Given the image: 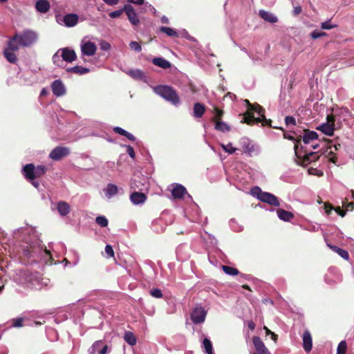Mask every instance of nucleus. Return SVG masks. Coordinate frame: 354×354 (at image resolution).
Masks as SVG:
<instances>
[{"mask_svg": "<svg viewBox=\"0 0 354 354\" xmlns=\"http://www.w3.org/2000/svg\"><path fill=\"white\" fill-rule=\"evenodd\" d=\"M154 91L158 95L174 105L176 106L180 103V97L176 91L170 86L158 85L155 87Z\"/></svg>", "mask_w": 354, "mask_h": 354, "instance_id": "1", "label": "nucleus"}, {"mask_svg": "<svg viewBox=\"0 0 354 354\" xmlns=\"http://www.w3.org/2000/svg\"><path fill=\"white\" fill-rule=\"evenodd\" d=\"M251 194L261 201L266 203L272 206L279 207L280 205V203L277 196L272 194L262 192L261 188L259 187H253L251 189Z\"/></svg>", "mask_w": 354, "mask_h": 354, "instance_id": "2", "label": "nucleus"}, {"mask_svg": "<svg viewBox=\"0 0 354 354\" xmlns=\"http://www.w3.org/2000/svg\"><path fill=\"white\" fill-rule=\"evenodd\" d=\"M43 253L45 256L49 258L50 263L52 264L53 259L49 250L45 248L42 250L39 247L33 245H27L23 247V256L28 259H35Z\"/></svg>", "mask_w": 354, "mask_h": 354, "instance_id": "3", "label": "nucleus"}, {"mask_svg": "<svg viewBox=\"0 0 354 354\" xmlns=\"http://www.w3.org/2000/svg\"><path fill=\"white\" fill-rule=\"evenodd\" d=\"M241 122L246 123L248 125H253L254 124H258L261 122L262 126H268L274 129H278L284 132L283 128L272 126V120L270 119H266L265 115H263L261 118H255L254 115H252L248 113V114L242 118Z\"/></svg>", "mask_w": 354, "mask_h": 354, "instance_id": "4", "label": "nucleus"}, {"mask_svg": "<svg viewBox=\"0 0 354 354\" xmlns=\"http://www.w3.org/2000/svg\"><path fill=\"white\" fill-rule=\"evenodd\" d=\"M18 43L23 47L30 46L33 44L37 39V35L31 30H26L18 34Z\"/></svg>", "mask_w": 354, "mask_h": 354, "instance_id": "5", "label": "nucleus"}, {"mask_svg": "<svg viewBox=\"0 0 354 354\" xmlns=\"http://www.w3.org/2000/svg\"><path fill=\"white\" fill-rule=\"evenodd\" d=\"M326 136H332L335 131V116L333 115H327V122L316 128Z\"/></svg>", "mask_w": 354, "mask_h": 354, "instance_id": "6", "label": "nucleus"}, {"mask_svg": "<svg viewBox=\"0 0 354 354\" xmlns=\"http://www.w3.org/2000/svg\"><path fill=\"white\" fill-rule=\"evenodd\" d=\"M70 153V149L66 147L58 146L54 148L49 154V158L58 161L66 157Z\"/></svg>", "mask_w": 354, "mask_h": 354, "instance_id": "7", "label": "nucleus"}, {"mask_svg": "<svg viewBox=\"0 0 354 354\" xmlns=\"http://www.w3.org/2000/svg\"><path fill=\"white\" fill-rule=\"evenodd\" d=\"M123 10H124V12L126 13L127 18L130 23L131 24V25L138 26L140 24V21L138 17V15L135 9L131 4H125L123 6Z\"/></svg>", "mask_w": 354, "mask_h": 354, "instance_id": "8", "label": "nucleus"}, {"mask_svg": "<svg viewBox=\"0 0 354 354\" xmlns=\"http://www.w3.org/2000/svg\"><path fill=\"white\" fill-rule=\"evenodd\" d=\"M206 317V312L202 307H196L191 313V319L194 324L203 323Z\"/></svg>", "mask_w": 354, "mask_h": 354, "instance_id": "9", "label": "nucleus"}, {"mask_svg": "<svg viewBox=\"0 0 354 354\" xmlns=\"http://www.w3.org/2000/svg\"><path fill=\"white\" fill-rule=\"evenodd\" d=\"M22 174L28 181H32L35 179V166L32 163H29L23 167Z\"/></svg>", "mask_w": 354, "mask_h": 354, "instance_id": "10", "label": "nucleus"}, {"mask_svg": "<svg viewBox=\"0 0 354 354\" xmlns=\"http://www.w3.org/2000/svg\"><path fill=\"white\" fill-rule=\"evenodd\" d=\"M252 342L258 354H271L259 337H254Z\"/></svg>", "mask_w": 354, "mask_h": 354, "instance_id": "11", "label": "nucleus"}, {"mask_svg": "<svg viewBox=\"0 0 354 354\" xmlns=\"http://www.w3.org/2000/svg\"><path fill=\"white\" fill-rule=\"evenodd\" d=\"M53 94L57 97L63 95L66 91L62 82L59 80H55L51 84Z\"/></svg>", "mask_w": 354, "mask_h": 354, "instance_id": "12", "label": "nucleus"}, {"mask_svg": "<svg viewBox=\"0 0 354 354\" xmlns=\"http://www.w3.org/2000/svg\"><path fill=\"white\" fill-rule=\"evenodd\" d=\"M186 188L180 184H174L171 190V195L174 198L180 199L187 194Z\"/></svg>", "mask_w": 354, "mask_h": 354, "instance_id": "13", "label": "nucleus"}, {"mask_svg": "<svg viewBox=\"0 0 354 354\" xmlns=\"http://www.w3.org/2000/svg\"><path fill=\"white\" fill-rule=\"evenodd\" d=\"M96 50V45L91 41H87L82 44L81 46V50L82 54L87 56H92L95 55Z\"/></svg>", "mask_w": 354, "mask_h": 354, "instance_id": "14", "label": "nucleus"}, {"mask_svg": "<svg viewBox=\"0 0 354 354\" xmlns=\"http://www.w3.org/2000/svg\"><path fill=\"white\" fill-rule=\"evenodd\" d=\"M62 50V58L63 60L67 62H72L77 58L76 53L73 50H71L68 48L61 49Z\"/></svg>", "mask_w": 354, "mask_h": 354, "instance_id": "15", "label": "nucleus"}, {"mask_svg": "<svg viewBox=\"0 0 354 354\" xmlns=\"http://www.w3.org/2000/svg\"><path fill=\"white\" fill-rule=\"evenodd\" d=\"M147 198L145 194L139 192H134L130 195V200L135 205L144 203Z\"/></svg>", "mask_w": 354, "mask_h": 354, "instance_id": "16", "label": "nucleus"}, {"mask_svg": "<svg viewBox=\"0 0 354 354\" xmlns=\"http://www.w3.org/2000/svg\"><path fill=\"white\" fill-rule=\"evenodd\" d=\"M303 347L306 352L308 353L312 350L313 342L310 333L306 330L303 334Z\"/></svg>", "mask_w": 354, "mask_h": 354, "instance_id": "17", "label": "nucleus"}, {"mask_svg": "<svg viewBox=\"0 0 354 354\" xmlns=\"http://www.w3.org/2000/svg\"><path fill=\"white\" fill-rule=\"evenodd\" d=\"M79 20V17L76 14H67L64 17L63 21L66 26L73 27Z\"/></svg>", "mask_w": 354, "mask_h": 354, "instance_id": "18", "label": "nucleus"}, {"mask_svg": "<svg viewBox=\"0 0 354 354\" xmlns=\"http://www.w3.org/2000/svg\"><path fill=\"white\" fill-rule=\"evenodd\" d=\"M253 112H256L259 117L261 118L263 115H265V109L259 104H253L249 105V110L246 111V113L243 115V117L249 113L250 115H253Z\"/></svg>", "mask_w": 354, "mask_h": 354, "instance_id": "19", "label": "nucleus"}, {"mask_svg": "<svg viewBox=\"0 0 354 354\" xmlns=\"http://www.w3.org/2000/svg\"><path fill=\"white\" fill-rule=\"evenodd\" d=\"M50 8V3L47 0H38L35 3L36 10L41 13L47 12Z\"/></svg>", "mask_w": 354, "mask_h": 354, "instance_id": "20", "label": "nucleus"}, {"mask_svg": "<svg viewBox=\"0 0 354 354\" xmlns=\"http://www.w3.org/2000/svg\"><path fill=\"white\" fill-rule=\"evenodd\" d=\"M259 15L263 20L272 24H274L278 21V18L272 13L263 10H261Z\"/></svg>", "mask_w": 354, "mask_h": 354, "instance_id": "21", "label": "nucleus"}, {"mask_svg": "<svg viewBox=\"0 0 354 354\" xmlns=\"http://www.w3.org/2000/svg\"><path fill=\"white\" fill-rule=\"evenodd\" d=\"M320 158V155L317 153V152H309L308 153H306L302 158V162L304 165L310 164L312 162H315L318 160Z\"/></svg>", "mask_w": 354, "mask_h": 354, "instance_id": "22", "label": "nucleus"}, {"mask_svg": "<svg viewBox=\"0 0 354 354\" xmlns=\"http://www.w3.org/2000/svg\"><path fill=\"white\" fill-rule=\"evenodd\" d=\"M304 132L302 140L305 144H308L310 140H317L318 138V134L314 131L304 129Z\"/></svg>", "mask_w": 354, "mask_h": 354, "instance_id": "23", "label": "nucleus"}, {"mask_svg": "<svg viewBox=\"0 0 354 354\" xmlns=\"http://www.w3.org/2000/svg\"><path fill=\"white\" fill-rule=\"evenodd\" d=\"M205 106L200 102H196L194 104V117L196 118H201L205 112Z\"/></svg>", "mask_w": 354, "mask_h": 354, "instance_id": "24", "label": "nucleus"}, {"mask_svg": "<svg viewBox=\"0 0 354 354\" xmlns=\"http://www.w3.org/2000/svg\"><path fill=\"white\" fill-rule=\"evenodd\" d=\"M18 34H15L8 41V47L4 50H8L12 52L17 51L19 46H20L18 43Z\"/></svg>", "mask_w": 354, "mask_h": 354, "instance_id": "25", "label": "nucleus"}, {"mask_svg": "<svg viewBox=\"0 0 354 354\" xmlns=\"http://www.w3.org/2000/svg\"><path fill=\"white\" fill-rule=\"evenodd\" d=\"M152 63L163 69H167L171 67V63L162 57L153 58Z\"/></svg>", "mask_w": 354, "mask_h": 354, "instance_id": "26", "label": "nucleus"}, {"mask_svg": "<svg viewBox=\"0 0 354 354\" xmlns=\"http://www.w3.org/2000/svg\"><path fill=\"white\" fill-rule=\"evenodd\" d=\"M277 212L279 218L284 221H290L294 218V214L292 212L283 209H278Z\"/></svg>", "mask_w": 354, "mask_h": 354, "instance_id": "27", "label": "nucleus"}, {"mask_svg": "<svg viewBox=\"0 0 354 354\" xmlns=\"http://www.w3.org/2000/svg\"><path fill=\"white\" fill-rule=\"evenodd\" d=\"M104 194L109 198L116 195L118 192V187L112 183H109L106 187L104 189Z\"/></svg>", "mask_w": 354, "mask_h": 354, "instance_id": "28", "label": "nucleus"}, {"mask_svg": "<svg viewBox=\"0 0 354 354\" xmlns=\"http://www.w3.org/2000/svg\"><path fill=\"white\" fill-rule=\"evenodd\" d=\"M57 208L62 216H66L70 212V205L65 201L59 202Z\"/></svg>", "mask_w": 354, "mask_h": 354, "instance_id": "29", "label": "nucleus"}, {"mask_svg": "<svg viewBox=\"0 0 354 354\" xmlns=\"http://www.w3.org/2000/svg\"><path fill=\"white\" fill-rule=\"evenodd\" d=\"M66 71L68 73H75L78 75H83L88 73L90 70L88 68L83 67L81 66H75L73 67L66 68Z\"/></svg>", "mask_w": 354, "mask_h": 354, "instance_id": "30", "label": "nucleus"}, {"mask_svg": "<svg viewBox=\"0 0 354 354\" xmlns=\"http://www.w3.org/2000/svg\"><path fill=\"white\" fill-rule=\"evenodd\" d=\"M126 73L136 80H141L145 77L144 73L140 69L129 70Z\"/></svg>", "mask_w": 354, "mask_h": 354, "instance_id": "31", "label": "nucleus"}, {"mask_svg": "<svg viewBox=\"0 0 354 354\" xmlns=\"http://www.w3.org/2000/svg\"><path fill=\"white\" fill-rule=\"evenodd\" d=\"M113 131L116 133H118L120 135L125 136L131 141L136 140V137L133 134L130 133L129 132L127 131L126 130L123 129L121 127H114Z\"/></svg>", "mask_w": 354, "mask_h": 354, "instance_id": "32", "label": "nucleus"}, {"mask_svg": "<svg viewBox=\"0 0 354 354\" xmlns=\"http://www.w3.org/2000/svg\"><path fill=\"white\" fill-rule=\"evenodd\" d=\"M215 124V129L221 131V132H228L230 131L231 128L230 127L226 124L225 122H223L222 120H218Z\"/></svg>", "mask_w": 354, "mask_h": 354, "instance_id": "33", "label": "nucleus"}, {"mask_svg": "<svg viewBox=\"0 0 354 354\" xmlns=\"http://www.w3.org/2000/svg\"><path fill=\"white\" fill-rule=\"evenodd\" d=\"M124 339L125 342L131 346H134L136 344V337L131 331L125 332Z\"/></svg>", "mask_w": 354, "mask_h": 354, "instance_id": "34", "label": "nucleus"}, {"mask_svg": "<svg viewBox=\"0 0 354 354\" xmlns=\"http://www.w3.org/2000/svg\"><path fill=\"white\" fill-rule=\"evenodd\" d=\"M3 55L7 59V61L11 64H16L17 62V55L15 54L14 52L8 50H3Z\"/></svg>", "mask_w": 354, "mask_h": 354, "instance_id": "35", "label": "nucleus"}, {"mask_svg": "<svg viewBox=\"0 0 354 354\" xmlns=\"http://www.w3.org/2000/svg\"><path fill=\"white\" fill-rule=\"evenodd\" d=\"M160 31L165 33L167 35L172 37H178L179 35L178 32L169 27L161 26L160 28Z\"/></svg>", "mask_w": 354, "mask_h": 354, "instance_id": "36", "label": "nucleus"}, {"mask_svg": "<svg viewBox=\"0 0 354 354\" xmlns=\"http://www.w3.org/2000/svg\"><path fill=\"white\" fill-rule=\"evenodd\" d=\"M330 248L335 252H336L341 257H342L344 259H348L349 258V254L348 252L342 248H339L337 246H330Z\"/></svg>", "mask_w": 354, "mask_h": 354, "instance_id": "37", "label": "nucleus"}, {"mask_svg": "<svg viewBox=\"0 0 354 354\" xmlns=\"http://www.w3.org/2000/svg\"><path fill=\"white\" fill-rule=\"evenodd\" d=\"M222 270L225 274L228 275L234 276L239 273L238 269L228 266H222Z\"/></svg>", "mask_w": 354, "mask_h": 354, "instance_id": "38", "label": "nucleus"}, {"mask_svg": "<svg viewBox=\"0 0 354 354\" xmlns=\"http://www.w3.org/2000/svg\"><path fill=\"white\" fill-rule=\"evenodd\" d=\"M47 171L46 167L44 165H38L35 167V178H41L43 176Z\"/></svg>", "mask_w": 354, "mask_h": 354, "instance_id": "39", "label": "nucleus"}, {"mask_svg": "<svg viewBox=\"0 0 354 354\" xmlns=\"http://www.w3.org/2000/svg\"><path fill=\"white\" fill-rule=\"evenodd\" d=\"M347 351V343L345 340L341 341L337 348V354H346Z\"/></svg>", "mask_w": 354, "mask_h": 354, "instance_id": "40", "label": "nucleus"}, {"mask_svg": "<svg viewBox=\"0 0 354 354\" xmlns=\"http://www.w3.org/2000/svg\"><path fill=\"white\" fill-rule=\"evenodd\" d=\"M203 346H204V348L207 354H212V353H213L212 344L211 341L209 339H207V338L204 339Z\"/></svg>", "mask_w": 354, "mask_h": 354, "instance_id": "41", "label": "nucleus"}, {"mask_svg": "<svg viewBox=\"0 0 354 354\" xmlns=\"http://www.w3.org/2000/svg\"><path fill=\"white\" fill-rule=\"evenodd\" d=\"M214 113H215V115H214V117L212 118V121L213 122H216L218 120H221L222 117L224 113L223 111L221 109H219L217 107H214Z\"/></svg>", "mask_w": 354, "mask_h": 354, "instance_id": "42", "label": "nucleus"}, {"mask_svg": "<svg viewBox=\"0 0 354 354\" xmlns=\"http://www.w3.org/2000/svg\"><path fill=\"white\" fill-rule=\"evenodd\" d=\"M95 222L101 227H106L108 225V219L104 216H99L95 218Z\"/></svg>", "mask_w": 354, "mask_h": 354, "instance_id": "43", "label": "nucleus"}, {"mask_svg": "<svg viewBox=\"0 0 354 354\" xmlns=\"http://www.w3.org/2000/svg\"><path fill=\"white\" fill-rule=\"evenodd\" d=\"M129 47L131 50H133L136 52H140L142 50V47L140 44L137 41H131L129 44Z\"/></svg>", "mask_w": 354, "mask_h": 354, "instance_id": "44", "label": "nucleus"}, {"mask_svg": "<svg viewBox=\"0 0 354 354\" xmlns=\"http://www.w3.org/2000/svg\"><path fill=\"white\" fill-rule=\"evenodd\" d=\"M326 35H327V34L325 32H319L317 30L313 31L310 33V36L313 39H318L319 37H324Z\"/></svg>", "mask_w": 354, "mask_h": 354, "instance_id": "45", "label": "nucleus"}, {"mask_svg": "<svg viewBox=\"0 0 354 354\" xmlns=\"http://www.w3.org/2000/svg\"><path fill=\"white\" fill-rule=\"evenodd\" d=\"M263 329L265 330V332H266V335H270L271 336V338L274 341V342H277V339H278V335L277 334H275L274 332H272L267 326H263Z\"/></svg>", "mask_w": 354, "mask_h": 354, "instance_id": "46", "label": "nucleus"}, {"mask_svg": "<svg viewBox=\"0 0 354 354\" xmlns=\"http://www.w3.org/2000/svg\"><path fill=\"white\" fill-rule=\"evenodd\" d=\"M222 148L223 149V150L225 152H227V153H228L230 154L234 153L236 151V148L232 147L231 143L228 144L227 145H222Z\"/></svg>", "mask_w": 354, "mask_h": 354, "instance_id": "47", "label": "nucleus"}, {"mask_svg": "<svg viewBox=\"0 0 354 354\" xmlns=\"http://www.w3.org/2000/svg\"><path fill=\"white\" fill-rule=\"evenodd\" d=\"M337 27V25H333L330 24V20L322 22L321 24V28L324 30H330L333 28Z\"/></svg>", "mask_w": 354, "mask_h": 354, "instance_id": "48", "label": "nucleus"}, {"mask_svg": "<svg viewBox=\"0 0 354 354\" xmlns=\"http://www.w3.org/2000/svg\"><path fill=\"white\" fill-rule=\"evenodd\" d=\"M124 12V10H123V8H122L120 10H117L111 12L109 14V15L112 19L118 18V17H120Z\"/></svg>", "mask_w": 354, "mask_h": 354, "instance_id": "49", "label": "nucleus"}, {"mask_svg": "<svg viewBox=\"0 0 354 354\" xmlns=\"http://www.w3.org/2000/svg\"><path fill=\"white\" fill-rule=\"evenodd\" d=\"M150 295L155 298H160L162 297L160 289H151L150 290Z\"/></svg>", "mask_w": 354, "mask_h": 354, "instance_id": "50", "label": "nucleus"}, {"mask_svg": "<svg viewBox=\"0 0 354 354\" xmlns=\"http://www.w3.org/2000/svg\"><path fill=\"white\" fill-rule=\"evenodd\" d=\"M23 322H24V318H22V317L14 319L12 320V326H14L15 328L21 327V326H23Z\"/></svg>", "mask_w": 354, "mask_h": 354, "instance_id": "51", "label": "nucleus"}, {"mask_svg": "<svg viewBox=\"0 0 354 354\" xmlns=\"http://www.w3.org/2000/svg\"><path fill=\"white\" fill-rule=\"evenodd\" d=\"M103 342L101 340L96 341L92 346L93 352H98L100 350V347L102 346Z\"/></svg>", "mask_w": 354, "mask_h": 354, "instance_id": "52", "label": "nucleus"}, {"mask_svg": "<svg viewBox=\"0 0 354 354\" xmlns=\"http://www.w3.org/2000/svg\"><path fill=\"white\" fill-rule=\"evenodd\" d=\"M285 122L287 126H289L290 124L296 125V120L295 118L292 116H286L285 118Z\"/></svg>", "mask_w": 354, "mask_h": 354, "instance_id": "53", "label": "nucleus"}, {"mask_svg": "<svg viewBox=\"0 0 354 354\" xmlns=\"http://www.w3.org/2000/svg\"><path fill=\"white\" fill-rule=\"evenodd\" d=\"M127 152L131 158H134L136 157L135 151L133 147H131V145L127 146Z\"/></svg>", "mask_w": 354, "mask_h": 354, "instance_id": "54", "label": "nucleus"}, {"mask_svg": "<svg viewBox=\"0 0 354 354\" xmlns=\"http://www.w3.org/2000/svg\"><path fill=\"white\" fill-rule=\"evenodd\" d=\"M105 252L109 256L113 257L114 256V251L110 245H106L105 247Z\"/></svg>", "mask_w": 354, "mask_h": 354, "instance_id": "55", "label": "nucleus"}, {"mask_svg": "<svg viewBox=\"0 0 354 354\" xmlns=\"http://www.w3.org/2000/svg\"><path fill=\"white\" fill-rule=\"evenodd\" d=\"M60 57L61 56H59L57 53L54 54L52 58L53 63L57 66H59V63L62 62Z\"/></svg>", "mask_w": 354, "mask_h": 354, "instance_id": "56", "label": "nucleus"}, {"mask_svg": "<svg viewBox=\"0 0 354 354\" xmlns=\"http://www.w3.org/2000/svg\"><path fill=\"white\" fill-rule=\"evenodd\" d=\"M324 209L327 214H330L333 209V207L330 203H325L324 204Z\"/></svg>", "mask_w": 354, "mask_h": 354, "instance_id": "57", "label": "nucleus"}, {"mask_svg": "<svg viewBox=\"0 0 354 354\" xmlns=\"http://www.w3.org/2000/svg\"><path fill=\"white\" fill-rule=\"evenodd\" d=\"M335 211L342 217H344L346 213V210L342 209L339 206L335 208Z\"/></svg>", "mask_w": 354, "mask_h": 354, "instance_id": "58", "label": "nucleus"}, {"mask_svg": "<svg viewBox=\"0 0 354 354\" xmlns=\"http://www.w3.org/2000/svg\"><path fill=\"white\" fill-rule=\"evenodd\" d=\"M100 47L104 50H108L111 48V45L109 42L106 41H102L100 44Z\"/></svg>", "mask_w": 354, "mask_h": 354, "instance_id": "59", "label": "nucleus"}, {"mask_svg": "<svg viewBox=\"0 0 354 354\" xmlns=\"http://www.w3.org/2000/svg\"><path fill=\"white\" fill-rule=\"evenodd\" d=\"M301 136H300L295 141V153L296 155L297 156L298 158H301L299 157L298 155H297V149H298V147H299V144L301 142Z\"/></svg>", "mask_w": 354, "mask_h": 354, "instance_id": "60", "label": "nucleus"}, {"mask_svg": "<svg viewBox=\"0 0 354 354\" xmlns=\"http://www.w3.org/2000/svg\"><path fill=\"white\" fill-rule=\"evenodd\" d=\"M302 11V8L300 6H297L296 7L294 8V10H293V13H294V15L297 16L298 15H299Z\"/></svg>", "mask_w": 354, "mask_h": 354, "instance_id": "61", "label": "nucleus"}, {"mask_svg": "<svg viewBox=\"0 0 354 354\" xmlns=\"http://www.w3.org/2000/svg\"><path fill=\"white\" fill-rule=\"evenodd\" d=\"M104 3L109 6H115L119 3V0H103Z\"/></svg>", "mask_w": 354, "mask_h": 354, "instance_id": "62", "label": "nucleus"}, {"mask_svg": "<svg viewBox=\"0 0 354 354\" xmlns=\"http://www.w3.org/2000/svg\"><path fill=\"white\" fill-rule=\"evenodd\" d=\"M108 349V346L106 345H103L100 351H98V353L100 354H106Z\"/></svg>", "mask_w": 354, "mask_h": 354, "instance_id": "63", "label": "nucleus"}, {"mask_svg": "<svg viewBox=\"0 0 354 354\" xmlns=\"http://www.w3.org/2000/svg\"><path fill=\"white\" fill-rule=\"evenodd\" d=\"M354 209V202H350L347 203L346 206V210H351L352 211Z\"/></svg>", "mask_w": 354, "mask_h": 354, "instance_id": "64", "label": "nucleus"}]
</instances>
